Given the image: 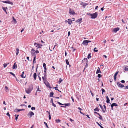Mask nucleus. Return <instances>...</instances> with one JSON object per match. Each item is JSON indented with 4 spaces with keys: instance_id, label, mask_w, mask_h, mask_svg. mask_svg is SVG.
<instances>
[{
    "instance_id": "11",
    "label": "nucleus",
    "mask_w": 128,
    "mask_h": 128,
    "mask_svg": "<svg viewBox=\"0 0 128 128\" xmlns=\"http://www.w3.org/2000/svg\"><path fill=\"white\" fill-rule=\"evenodd\" d=\"M68 21H67V20H66V22H68V24L70 25H71L72 24V21L70 19H69L68 20Z\"/></svg>"
},
{
    "instance_id": "42",
    "label": "nucleus",
    "mask_w": 128,
    "mask_h": 128,
    "mask_svg": "<svg viewBox=\"0 0 128 128\" xmlns=\"http://www.w3.org/2000/svg\"><path fill=\"white\" fill-rule=\"evenodd\" d=\"M66 64L68 65H69V62L68 61V60H67L66 59Z\"/></svg>"
},
{
    "instance_id": "45",
    "label": "nucleus",
    "mask_w": 128,
    "mask_h": 128,
    "mask_svg": "<svg viewBox=\"0 0 128 128\" xmlns=\"http://www.w3.org/2000/svg\"><path fill=\"white\" fill-rule=\"evenodd\" d=\"M119 73V72L118 71L116 73V74H114V76H116L117 75H118V74Z\"/></svg>"
},
{
    "instance_id": "19",
    "label": "nucleus",
    "mask_w": 128,
    "mask_h": 128,
    "mask_svg": "<svg viewBox=\"0 0 128 128\" xmlns=\"http://www.w3.org/2000/svg\"><path fill=\"white\" fill-rule=\"evenodd\" d=\"M98 69L97 70L96 74H98L99 73H101L102 72L100 70V68L99 67H98Z\"/></svg>"
},
{
    "instance_id": "30",
    "label": "nucleus",
    "mask_w": 128,
    "mask_h": 128,
    "mask_svg": "<svg viewBox=\"0 0 128 128\" xmlns=\"http://www.w3.org/2000/svg\"><path fill=\"white\" fill-rule=\"evenodd\" d=\"M101 90H102V95H104V93L106 92V91L103 88H102Z\"/></svg>"
},
{
    "instance_id": "44",
    "label": "nucleus",
    "mask_w": 128,
    "mask_h": 128,
    "mask_svg": "<svg viewBox=\"0 0 128 128\" xmlns=\"http://www.w3.org/2000/svg\"><path fill=\"white\" fill-rule=\"evenodd\" d=\"M44 124L46 126V127L48 128H48V124H47V123L46 122H44Z\"/></svg>"
},
{
    "instance_id": "50",
    "label": "nucleus",
    "mask_w": 128,
    "mask_h": 128,
    "mask_svg": "<svg viewBox=\"0 0 128 128\" xmlns=\"http://www.w3.org/2000/svg\"><path fill=\"white\" fill-rule=\"evenodd\" d=\"M44 76L45 77L46 79V73H44Z\"/></svg>"
},
{
    "instance_id": "54",
    "label": "nucleus",
    "mask_w": 128,
    "mask_h": 128,
    "mask_svg": "<svg viewBox=\"0 0 128 128\" xmlns=\"http://www.w3.org/2000/svg\"><path fill=\"white\" fill-rule=\"evenodd\" d=\"M52 105L54 107H56V106L55 104L54 103H53V104H52Z\"/></svg>"
},
{
    "instance_id": "26",
    "label": "nucleus",
    "mask_w": 128,
    "mask_h": 128,
    "mask_svg": "<svg viewBox=\"0 0 128 128\" xmlns=\"http://www.w3.org/2000/svg\"><path fill=\"white\" fill-rule=\"evenodd\" d=\"M43 66L44 68V70H46L47 69L46 66V64L45 63H44L43 64Z\"/></svg>"
},
{
    "instance_id": "9",
    "label": "nucleus",
    "mask_w": 128,
    "mask_h": 128,
    "mask_svg": "<svg viewBox=\"0 0 128 128\" xmlns=\"http://www.w3.org/2000/svg\"><path fill=\"white\" fill-rule=\"evenodd\" d=\"M3 3H6V4H10L12 5H13V3L12 2H10V1H3L2 2Z\"/></svg>"
},
{
    "instance_id": "61",
    "label": "nucleus",
    "mask_w": 128,
    "mask_h": 128,
    "mask_svg": "<svg viewBox=\"0 0 128 128\" xmlns=\"http://www.w3.org/2000/svg\"><path fill=\"white\" fill-rule=\"evenodd\" d=\"M71 98L72 99V101H73V102H74V99L73 98V97H71Z\"/></svg>"
},
{
    "instance_id": "37",
    "label": "nucleus",
    "mask_w": 128,
    "mask_h": 128,
    "mask_svg": "<svg viewBox=\"0 0 128 128\" xmlns=\"http://www.w3.org/2000/svg\"><path fill=\"white\" fill-rule=\"evenodd\" d=\"M96 123L101 128H104L102 126H101L98 122H96Z\"/></svg>"
},
{
    "instance_id": "6",
    "label": "nucleus",
    "mask_w": 128,
    "mask_h": 128,
    "mask_svg": "<svg viewBox=\"0 0 128 128\" xmlns=\"http://www.w3.org/2000/svg\"><path fill=\"white\" fill-rule=\"evenodd\" d=\"M117 85L120 88H123L124 87V86L121 84L120 82H118L117 84Z\"/></svg>"
},
{
    "instance_id": "18",
    "label": "nucleus",
    "mask_w": 128,
    "mask_h": 128,
    "mask_svg": "<svg viewBox=\"0 0 128 128\" xmlns=\"http://www.w3.org/2000/svg\"><path fill=\"white\" fill-rule=\"evenodd\" d=\"M86 62V63L88 62V60L87 58H84V59L82 61V63Z\"/></svg>"
},
{
    "instance_id": "2",
    "label": "nucleus",
    "mask_w": 128,
    "mask_h": 128,
    "mask_svg": "<svg viewBox=\"0 0 128 128\" xmlns=\"http://www.w3.org/2000/svg\"><path fill=\"white\" fill-rule=\"evenodd\" d=\"M98 15V13L96 12L94 14H90V16H91V18L92 19H95L96 18Z\"/></svg>"
},
{
    "instance_id": "40",
    "label": "nucleus",
    "mask_w": 128,
    "mask_h": 128,
    "mask_svg": "<svg viewBox=\"0 0 128 128\" xmlns=\"http://www.w3.org/2000/svg\"><path fill=\"white\" fill-rule=\"evenodd\" d=\"M42 79L44 81V82H45V81H46V78H45V77L44 76V77H42Z\"/></svg>"
},
{
    "instance_id": "22",
    "label": "nucleus",
    "mask_w": 128,
    "mask_h": 128,
    "mask_svg": "<svg viewBox=\"0 0 128 128\" xmlns=\"http://www.w3.org/2000/svg\"><path fill=\"white\" fill-rule=\"evenodd\" d=\"M2 8L6 12V14H7L8 13L6 12V10L8 9V8L7 7L4 8L3 7H2Z\"/></svg>"
},
{
    "instance_id": "36",
    "label": "nucleus",
    "mask_w": 128,
    "mask_h": 128,
    "mask_svg": "<svg viewBox=\"0 0 128 128\" xmlns=\"http://www.w3.org/2000/svg\"><path fill=\"white\" fill-rule=\"evenodd\" d=\"M10 74H11L15 78H16V75L14 74L12 72H10Z\"/></svg>"
},
{
    "instance_id": "43",
    "label": "nucleus",
    "mask_w": 128,
    "mask_h": 128,
    "mask_svg": "<svg viewBox=\"0 0 128 128\" xmlns=\"http://www.w3.org/2000/svg\"><path fill=\"white\" fill-rule=\"evenodd\" d=\"M57 103L58 104H59L60 105H61V106H62V105H64V104H62V103H61L60 102H57Z\"/></svg>"
},
{
    "instance_id": "57",
    "label": "nucleus",
    "mask_w": 128,
    "mask_h": 128,
    "mask_svg": "<svg viewBox=\"0 0 128 128\" xmlns=\"http://www.w3.org/2000/svg\"><path fill=\"white\" fill-rule=\"evenodd\" d=\"M35 52H36V54H38L39 53V52L38 50H36V51H35Z\"/></svg>"
},
{
    "instance_id": "3",
    "label": "nucleus",
    "mask_w": 128,
    "mask_h": 128,
    "mask_svg": "<svg viewBox=\"0 0 128 128\" xmlns=\"http://www.w3.org/2000/svg\"><path fill=\"white\" fill-rule=\"evenodd\" d=\"M34 46H36V47L37 48V50H38V48H41V46H42V45L41 44H38L36 42L34 43Z\"/></svg>"
},
{
    "instance_id": "34",
    "label": "nucleus",
    "mask_w": 128,
    "mask_h": 128,
    "mask_svg": "<svg viewBox=\"0 0 128 128\" xmlns=\"http://www.w3.org/2000/svg\"><path fill=\"white\" fill-rule=\"evenodd\" d=\"M124 70H125L126 71H128V66H126L125 68L124 69Z\"/></svg>"
},
{
    "instance_id": "64",
    "label": "nucleus",
    "mask_w": 128,
    "mask_h": 128,
    "mask_svg": "<svg viewBox=\"0 0 128 128\" xmlns=\"http://www.w3.org/2000/svg\"><path fill=\"white\" fill-rule=\"evenodd\" d=\"M125 89H128V86H127L126 87Z\"/></svg>"
},
{
    "instance_id": "15",
    "label": "nucleus",
    "mask_w": 128,
    "mask_h": 128,
    "mask_svg": "<svg viewBox=\"0 0 128 128\" xmlns=\"http://www.w3.org/2000/svg\"><path fill=\"white\" fill-rule=\"evenodd\" d=\"M119 30L120 28H116L114 29L113 32L115 33H116L117 31Z\"/></svg>"
},
{
    "instance_id": "47",
    "label": "nucleus",
    "mask_w": 128,
    "mask_h": 128,
    "mask_svg": "<svg viewBox=\"0 0 128 128\" xmlns=\"http://www.w3.org/2000/svg\"><path fill=\"white\" fill-rule=\"evenodd\" d=\"M31 109L32 110H34L36 109V108L35 107H32V108Z\"/></svg>"
},
{
    "instance_id": "1",
    "label": "nucleus",
    "mask_w": 128,
    "mask_h": 128,
    "mask_svg": "<svg viewBox=\"0 0 128 128\" xmlns=\"http://www.w3.org/2000/svg\"><path fill=\"white\" fill-rule=\"evenodd\" d=\"M33 88V86L32 84L30 85L29 86L28 89H26V91L28 94H30Z\"/></svg>"
},
{
    "instance_id": "38",
    "label": "nucleus",
    "mask_w": 128,
    "mask_h": 128,
    "mask_svg": "<svg viewBox=\"0 0 128 128\" xmlns=\"http://www.w3.org/2000/svg\"><path fill=\"white\" fill-rule=\"evenodd\" d=\"M100 117L99 118L100 119V120H102L103 118L102 116L100 114L99 115Z\"/></svg>"
},
{
    "instance_id": "33",
    "label": "nucleus",
    "mask_w": 128,
    "mask_h": 128,
    "mask_svg": "<svg viewBox=\"0 0 128 128\" xmlns=\"http://www.w3.org/2000/svg\"><path fill=\"white\" fill-rule=\"evenodd\" d=\"M5 88L6 89V92H8V91H9V89L7 86H6L5 87Z\"/></svg>"
},
{
    "instance_id": "35",
    "label": "nucleus",
    "mask_w": 128,
    "mask_h": 128,
    "mask_svg": "<svg viewBox=\"0 0 128 128\" xmlns=\"http://www.w3.org/2000/svg\"><path fill=\"white\" fill-rule=\"evenodd\" d=\"M56 122L57 123H59L61 121L59 119L56 120Z\"/></svg>"
},
{
    "instance_id": "24",
    "label": "nucleus",
    "mask_w": 128,
    "mask_h": 128,
    "mask_svg": "<svg viewBox=\"0 0 128 128\" xmlns=\"http://www.w3.org/2000/svg\"><path fill=\"white\" fill-rule=\"evenodd\" d=\"M50 112H49L48 111H47L46 112H48V114H49V120H50L51 119V116L50 114Z\"/></svg>"
},
{
    "instance_id": "7",
    "label": "nucleus",
    "mask_w": 128,
    "mask_h": 128,
    "mask_svg": "<svg viewBox=\"0 0 128 128\" xmlns=\"http://www.w3.org/2000/svg\"><path fill=\"white\" fill-rule=\"evenodd\" d=\"M44 84L48 87L50 88H52L50 86V85L49 83L46 80L44 82Z\"/></svg>"
},
{
    "instance_id": "12",
    "label": "nucleus",
    "mask_w": 128,
    "mask_h": 128,
    "mask_svg": "<svg viewBox=\"0 0 128 128\" xmlns=\"http://www.w3.org/2000/svg\"><path fill=\"white\" fill-rule=\"evenodd\" d=\"M25 110L24 109H22V110H19L18 109H16L14 110V112H18L20 111H24Z\"/></svg>"
},
{
    "instance_id": "60",
    "label": "nucleus",
    "mask_w": 128,
    "mask_h": 128,
    "mask_svg": "<svg viewBox=\"0 0 128 128\" xmlns=\"http://www.w3.org/2000/svg\"><path fill=\"white\" fill-rule=\"evenodd\" d=\"M70 34V32H69L68 33V36H69Z\"/></svg>"
},
{
    "instance_id": "58",
    "label": "nucleus",
    "mask_w": 128,
    "mask_h": 128,
    "mask_svg": "<svg viewBox=\"0 0 128 128\" xmlns=\"http://www.w3.org/2000/svg\"><path fill=\"white\" fill-rule=\"evenodd\" d=\"M121 82L122 83H125V81L124 80H122L121 81Z\"/></svg>"
},
{
    "instance_id": "27",
    "label": "nucleus",
    "mask_w": 128,
    "mask_h": 128,
    "mask_svg": "<svg viewBox=\"0 0 128 128\" xmlns=\"http://www.w3.org/2000/svg\"><path fill=\"white\" fill-rule=\"evenodd\" d=\"M54 94V93L53 92H52L50 94V97H53V96Z\"/></svg>"
},
{
    "instance_id": "5",
    "label": "nucleus",
    "mask_w": 128,
    "mask_h": 128,
    "mask_svg": "<svg viewBox=\"0 0 128 128\" xmlns=\"http://www.w3.org/2000/svg\"><path fill=\"white\" fill-rule=\"evenodd\" d=\"M34 114L32 112H30L28 114L27 116L28 117H29L30 118H31L32 116H34Z\"/></svg>"
},
{
    "instance_id": "14",
    "label": "nucleus",
    "mask_w": 128,
    "mask_h": 128,
    "mask_svg": "<svg viewBox=\"0 0 128 128\" xmlns=\"http://www.w3.org/2000/svg\"><path fill=\"white\" fill-rule=\"evenodd\" d=\"M82 44L85 46L88 45V40H84L82 43Z\"/></svg>"
},
{
    "instance_id": "52",
    "label": "nucleus",
    "mask_w": 128,
    "mask_h": 128,
    "mask_svg": "<svg viewBox=\"0 0 128 128\" xmlns=\"http://www.w3.org/2000/svg\"><path fill=\"white\" fill-rule=\"evenodd\" d=\"M6 115L9 117L10 116V115L9 114L8 112L6 114Z\"/></svg>"
},
{
    "instance_id": "56",
    "label": "nucleus",
    "mask_w": 128,
    "mask_h": 128,
    "mask_svg": "<svg viewBox=\"0 0 128 128\" xmlns=\"http://www.w3.org/2000/svg\"><path fill=\"white\" fill-rule=\"evenodd\" d=\"M34 58L33 61H34V62H35L36 60V56H34Z\"/></svg>"
},
{
    "instance_id": "4",
    "label": "nucleus",
    "mask_w": 128,
    "mask_h": 128,
    "mask_svg": "<svg viewBox=\"0 0 128 128\" xmlns=\"http://www.w3.org/2000/svg\"><path fill=\"white\" fill-rule=\"evenodd\" d=\"M31 55L32 56H36V53L35 52V50L34 49V48H32L31 50Z\"/></svg>"
},
{
    "instance_id": "29",
    "label": "nucleus",
    "mask_w": 128,
    "mask_h": 128,
    "mask_svg": "<svg viewBox=\"0 0 128 128\" xmlns=\"http://www.w3.org/2000/svg\"><path fill=\"white\" fill-rule=\"evenodd\" d=\"M9 63H8V64H4V68H6L7 66V65L9 64Z\"/></svg>"
},
{
    "instance_id": "51",
    "label": "nucleus",
    "mask_w": 128,
    "mask_h": 128,
    "mask_svg": "<svg viewBox=\"0 0 128 128\" xmlns=\"http://www.w3.org/2000/svg\"><path fill=\"white\" fill-rule=\"evenodd\" d=\"M38 77L39 78V80L40 81H42L41 78L40 77V76L39 75V74H38Z\"/></svg>"
},
{
    "instance_id": "13",
    "label": "nucleus",
    "mask_w": 128,
    "mask_h": 128,
    "mask_svg": "<svg viewBox=\"0 0 128 128\" xmlns=\"http://www.w3.org/2000/svg\"><path fill=\"white\" fill-rule=\"evenodd\" d=\"M64 105H65V106H61V107L62 108H66V106H69L70 105V104H64Z\"/></svg>"
},
{
    "instance_id": "49",
    "label": "nucleus",
    "mask_w": 128,
    "mask_h": 128,
    "mask_svg": "<svg viewBox=\"0 0 128 128\" xmlns=\"http://www.w3.org/2000/svg\"><path fill=\"white\" fill-rule=\"evenodd\" d=\"M104 108L105 109V112H106V106L104 105Z\"/></svg>"
},
{
    "instance_id": "25",
    "label": "nucleus",
    "mask_w": 128,
    "mask_h": 128,
    "mask_svg": "<svg viewBox=\"0 0 128 128\" xmlns=\"http://www.w3.org/2000/svg\"><path fill=\"white\" fill-rule=\"evenodd\" d=\"M111 105L112 106H113V107L114 106H118V104L115 103H113Z\"/></svg>"
},
{
    "instance_id": "59",
    "label": "nucleus",
    "mask_w": 128,
    "mask_h": 128,
    "mask_svg": "<svg viewBox=\"0 0 128 128\" xmlns=\"http://www.w3.org/2000/svg\"><path fill=\"white\" fill-rule=\"evenodd\" d=\"M114 80L116 81V76H114Z\"/></svg>"
},
{
    "instance_id": "16",
    "label": "nucleus",
    "mask_w": 128,
    "mask_h": 128,
    "mask_svg": "<svg viewBox=\"0 0 128 128\" xmlns=\"http://www.w3.org/2000/svg\"><path fill=\"white\" fill-rule=\"evenodd\" d=\"M82 18H80L79 19L77 20L76 22L77 23H79V24H80L82 22Z\"/></svg>"
},
{
    "instance_id": "46",
    "label": "nucleus",
    "mask_w": 128,
    "mask_h": 128,
    "mask_svg": "<svg viewBox=\"0 0 128 128\" xmlns=\"http://www.w3.org/2000/svg\"><path fill=\"white\" fill-rule=\"evenodd\" d=\"M96 48H94V51L95 52H98V50H96Z\"/></svg>"
},
{
    "instance_id": "55",
    "label": "nucleus",
    "mask_w": 128,
    "mask_h": 128,
    "mask_svg": "<svg viewBox=\"0 0 128 128\" xmlns=\"http://www.w3.org/2000/svg\"><path fill=\"white\" fill-rule=\"evenodd\" d=\"M40 89H39V86H38V89L37 90V92H41V91L40 90H39Z\"/></svg>"
},
{
    "instance_id": "20",
    "label": "nucleus",
    "mask_w": 128,
    "mask_h": 128,
    "mask_svg": "<svg viewBox=\"0 0 128 128\" xmlns=\"http://www.w3.org/2000/svg\"><path fill=\"white\" fill-rule=\"evenodd\" d=\"M99 105L100 106V108L102 109V110L104 113H105V110L103 108L102 106L100 104H99Z\"/></svg>"
},
{
    "instance_id": "32",
    "label": "nucleus",
    "mask_w": 128,
    "mask_h": 128,
    "mask_svg": "<svg viewBox=\"0 0 128 128\" xmlns=\"http://www.w3.org/2000/svg\"><path fill=\"white\" fill-rule=\"evenodd\" d=\"M63 80L61 79V78H60L59 79V80L58 81V83L59 84H60L61 82Z\"/></svg>"
},
{
    "instance_id": "23",
    "label": "nucleus",
    "mask_w": 128,
    "mask_h": 128,
    "mask_svg": "<svg viewBox=\"0 0 128 128\" xmlns=\"http://www.w3.org/2000/svg\"><path fill=\"white\" fill-rule=\"evenodd\" d=\"M37 76L36 74V73H34L33 75V77L35 80H36V78Z\"/></svg>"
},
{
    "instance_id": "21",
    "label": "nucleus",
    "mask_w": 128,
    "mask_h": 128,
    "mask_svg": "<svg viewBox=\"0 0 128 128\" xmlns=\"http://www.w3.org/2000/svg\"><path fill=\"white\" fill-rule=\"evenodd\" d=\"M106 102L107 104H108L110 102V100L109 99L108 97V96H107L106 97Z\"/></svg>"
},
{
    "instance_id": "48",
    "label": "nucleus",
    "mask_w": 128,
    "mask_h": 128,
    "mask_svg": "<svg viewBox=\"0 0 128 128\" xmlns=\"http://www.w3.org/2000/svg\"><path fill=\"white\" fill-rule=\"evenodd\" d=\"M20 76L22 78H25L26 77V76H25V77H24V74H22Z\"/></svg>"
},
{
    "instance_id": "28",
    "label": "nucleus",
    "mask_w": 128,
    "mask_h": 128,
    "mask_svg": "<svg viewBox=\"0 0 128 128\" xmlns=\"http://www.w3.org/2000/svg\"><path fill=\"white\" fill-rule=\"evenodd\" d=\"M91 54L90 53L88 55V58L89 59L90 58H91Z\"/></svg>"
},
{
    "instance_id": "39",
    "label": "nucleus",
    "mask_w": 128,
    "mask_h": 128,
    "mask_svg": "<svg viewBox=\"0 0 128 128\" xmlns=\"http://www.w3.org/2000/svg\"><path fill=\"white\" fill-rule=\"evenodd\" d=\"M86 63V65L85 66V67L84 68V70H85L86 68H87L88 67V62H87V63Z\"/></svg>"
},
{
    "instance_id": "31",
    "label": "nucleus",
    "mask_w": 128,
    "mask_h": 128,
    "mask_svg": "<svg viewBox=\"0 0 128 128\" xmlns=\"http://www.w3.org/2000/svg\"><path fill=\"white\" fill-rule=\"evenodd\" d=\"M99 109H98V108L97 107L94 110L95 111L99 112Z\"/></svg>"
},
{
    "instance_id": "53",
    "label": "nucleus",
    "mask_w": 128,
    "mask_h": 128,
    "mask_svg": "<svg viewBox=\"0 0 128 128\" xmlns=\"http://www.w3.org/2000/svg\"><path fill=\"white\" fill-rule=\"evenodd\" d=\"M98 77L99 78H100L101 77V75L100 74H98Z\"/></svg>"
},
{
    "instance_id": "8",
    "label": "nucleus",
    "mask_w": 128,
    "mask_h": 128,
    "mask_svg": "<svg viewBox=\"0 0 128 128\" xmlns=\"http://www.w3.org/2000/svg\"><path fill=\"white\" fill-rule=\"evenodd\" d=\"M69 13L70 14L74 15L75 13L74 10H72L71 8L70 9Z\"/></svg>"
},
{
    "instance_id": "17",
    "label": "nucleus",
    "mask_w": 128,
    "mask_h": 128,
    "mask_svg": "<svg viewBox=\"0 0 128 128\" xmlns=\"http://www.w3.org/2000/svg\"><path fill=\"white\" fill-rule=\"evenodd\" d=\"M17 68V65L16 64V63H15L13 66L12 68L13 69H16Z\"/></svg>"
},
{
    "instance_id": "41",
    "label": "nucleus",
    "mask_w": 128,
    "mask_h": 128,
    "mask_svg": "<svg viewBox=\"0 0 128 128\" xmlns=\"http://www.w3.org/2000/svg\"><path fill=\"white\" fill-rule=\"evenodd\" d=\"M57 86H58V85H57V87L54 88L56 90H58L59 92H61V91H60L59 90H58V89H57V88H58Z\"/></svg>"
},
{
    "instance_id": "10",
    "label": "nucleus",
    "mask_w": 128,
    "mask_h": 128,
    "mask_svg": "<svg viewBox=\"0 0 128 128\" xmlns=\"http://www.w3.org/2000/svg\"><path fill=\"white\" fill-rule=\"evenodd\" d=\"M88 4H86V3H84L82 2L80 3V5L82 6L83 7H84V8H86V6H87Z\"/></svg>"
},
{
    "instance_id": "63",
    "label": "nucleus",
    "mask_w": 128,
    "mask_h": 128,
    "mask_svg": "<svg viewBox=\"0 0 128 128\" xmlns=\"http://www.w3.org/2000/svg\"><path fill=\"white\" fill-rule=\"evenodd\" d=\"M103 41H104V42H103L104 43V44H105L106 43V40H103Z\"/></svg>"
},
{
    "instance_id": "62",
    "label": "nucleus",
    "mask_w": 128,
    "mask_h": 128,
    "mask_svg": "<svg viewBox=\"0 0 128 128\" xmlns=\"http://www.w3.org/2000/svg\"><path fill=\"white\" fill-rule=\"evenodd\" d=\"M94 113L95 114H98V115L99 116L100 114L98 113V112H94Z\"/></svg>"
}]
</instances>
